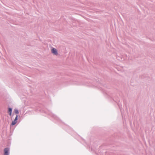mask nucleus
I'll list each match as a JSON object with an SVG mask.
<instances>
[{"label":"nucleus","mask_w":155,"mask_h":155,"mask_svg":"<svg viewBox=\"0 0 155 155\" xmlns=\"http://www.w3.org/2000/svg\"><path fill=\"white\" fill-rule=\"evenodd\" d=\"M52 53L54 55H58L57 50L55 48H53L51 50Z\"/></svg>","instance_id":"obj_1"},{"label":"nucleus","mask_w":155,"mask_h":155,"mask_svg":"<svg viewBox=\"0 0 155 155\" xmlns=\"http://www.w3.org/2000/svg\"><path fill=\"white\" fill-rule=\"evenodd\" d=\"M18 115H16L15 117V120L13 121L11 124L12 125H15L17 122V120H18Z\"/></svg>","instance_id":"obj_2"},{"label":"nucleus","mask_w":155,"mask_h":155,"mask_svg":"<svg viewBox=\"0 0 155 155\" xmlns=\"http://www.w3.org/2000/svg\"><path fill=\"white\" fill-rule=\"evenodd\" d=\"M9 149L8 148H5L4 149V155H8Z\"/></svg>","instance_id":"obj_3"},{"label":"nucleus","mask_w":155,"mask_h":155,"mask_svg":"<svg viewBox=\"0 0 155 155\" xmlns=\"http://www.w3.org/2000/svg\"><path fill=\"white\" fill-rule=\"evenodd\" d=\"M12 109L11 108H8V112L9 114V115L11 116L12 115Z\"/></svg>","instance_id":"obj_4"},{"label":"nucleus","mask_w":155,"mask_h":155,"mask_svg":"<svg viewBox=\"0 0 155 155\" xmlns=\"http://www.w3.org/2000/svg\"><path fill=\"white\" fill-rule=\"evenodd\" d=\"M14 112L16 114H18L19 113L17 109H14Z\"/></svg>","instance_id":"obj_5"}]
</instances>
